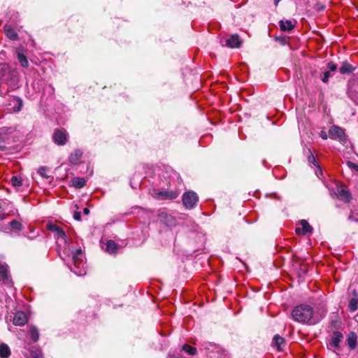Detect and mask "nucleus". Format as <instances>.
Here are the masks:
<instances>
[{
    "label": "nucleus",
    "instance_id": "obj_1",
    "mask_svg": "<svg viewBox=\"0 0 358 358\" xmlns=\"http://www.w3.org/2000/svg\"><path fill=\"white\" fill-rule=\"evenodd\" d=\"M292 316L294 321L301 324H315L319 322V319L314 316L313 308L307 304L294 307Z\"/></svg>",
    "mask_w": 358,
    "mask_h": 358
},
{
    "label": "nucleus",
    "instance_id": "obj_2",
    "mask_svg": "<svg viewBox=\"0 0 358 358\" xmlns=\"http://www.w3.org/2000/svg\"><path fill=\"white\" fill-rule=\"evenodd\" d=\"M0 80L2 84L8 86V90H14L17 88L19 79L15 71L8 65H4L0 71Z\"/></svg>",
    "mask_w": 358,
    "mask_h": 358
},
{
    "label": "nucleus",
    "instance_id": "obj_3",
    "mask_svg": "<svg viewBox=\"0 0 358 358\" xmlns=\"http://www.w3.org/2000/svg\"><path fill=\"white\" fill-rule=\"evenodd\" d=\"M72 263L69 266L70 270L76 275L82 276L86 274L85 262L81 249L71 250Z\"/></svg>",
    "mask_w": 358,
    "mask_h": 358
},
{
    "label": "nucleus",
    "instance_id": "obj_4",
    "mask_svg": "<svg viewBox=\"0 0 358 358\" xmlns=\"http://www.w3.org/2000/svg\"><path fill=\"white\" fill-rule=\"evenodd\" d=\"M69 138V133L64 128H57L55 129L53 131L52 140L53 142L57 145H64L67 143Z\"/></svg>",
    "mask_w": 358,
    "mask_h": 358
},
{
    "label": "nucleus",
    "instance_id": "obj_5",
    "mask_svg": "<svg viewBox=\"0 0 358 358\" xmlns=\"http://www.w3.org/2000/svg\"><path fill=\"white\" fill-rule=\"evenodd\" d=\"M46 228L48 231L55 233V238L59 241H62L65 245H68V238L64 231L58 225L48 222L46 225Z\"/></svg>",
    "mask_w": 358,
    "mask_h": 358
},
{
    "label": "nucleus",
    "instance_id": "obj_6",
    "mask_svg": "<svg viewBox=\"0 0 358 358\" xmlns=\"http://www.w3.org/2000/svg\"><path fill=\"white\" fill-rule=\"evenodd\" d=\"M199 201V197L196 192L188 191L184 193L182 196V203L186 208L192 209L194 208Z\"/></svg>",
    "mask_w": 358,
    "mask_h": 358
},
{
    "label": "nucleus",
    "instance_id": "obj_7",
    "mask_svg": "<svg viewBox=\"0 0 358 358\" xmlns=\"http://www.w3.org/2000/svg\"><path fill=\"white\" fill-rule=\"evenodd\" d=\"M348 95L354 102H358V79L349 80Z\"/></svg>",
    "mask_w": 358,
    "mask_h": 358
},
{
    "label": "nucleus",
    "instance_id": "obj_8",
    "mask_svg": "<svg viewBox=\"0 0 358 358\" xmlns=\"http://www.w3.org/2000/svg\"><path fill=\"white\" fill-rule=\"evenodd\" d=\"M329 134L331 138H338L341 141H344L346 138L344 130L336 125L330 127Z\"/></svg>",
    "mask_w": 358,
    "mask_h": 358
},
{
    "label": "nucleus",
    "instance_id": "obj_9",
    "mask_svg": "<svg viewBox=\"0 0 358 358\" xmlns=\"http://www.w3.org/2000/svg\"><path fill=\"white\" fill-rule=\"evenodd\" d=\"M301 227H297L296 228V233L298 234L306 235L311 234L313 231V227L309 224L307 220H302L299 223Z\"/></svg>",
    "mask_w": 358,
    "mask_h": 358
},
{
    "label": "nucleus",
    "instance_id": "obj_10",
    "mask_svg": "<svg viewBox=\"0 0 358 358\" xmlns=\"http://www.w3.org/2000/svg\"><path fill=\"white\" fill-rule=\"evenodd\" d=\"M22 353L24 358H41V351L36 347L25 348Z\"/></svg>",
    "mask_w": 358,
    "mask_h": 358
},
{
    "label": "nucleus",
    "instance_id": "obj_11",
    "mask_svg": "<svg viewBox=\"0 0 358 358\" xmlns=\"http://www.w3.org/2000/svg\"><path fill=\"white\" fill-rule=\"evenodd\" d=\"M223 42L225 43V45L231 48H239L241 45V41L237 34L231 35L229 38H226Z\"/></svg>",
    "mask_w": 358,
    "mask_h": 358
},
{
    "label": "nucleus",
    "instance_id": "obj_12",
    "mask_svg": "<svg viewBox=\"0 0 358 358\" xmlns=\"http://www.w3.org/2000/svg\"><path fill=\"white\" fill-rule=\"evenodd\" d=\"M27 322V317L23 311L17 312L13 317V323L15 326H24Z\"/></svg>",
    "mask_w": 358,
    "mask_h": 358
},
{
    "label": "nucleus",
    "instance_id": "obj_13",
    "mask_svg": "<svg viewBox=\"0 0 358 358\" xmlns=\"http://www.w3.org/2000/svg\"><path fill=\"white\" fill-rule=\"evenodd\" d=\"M307 155H308L307 158H308V163L316 167L317 170L315 171V174L317 175V177H320V175H322V169L319 166L318 163L317 162V161L310 148H308V150H307Z\"/></svg>",
    "mask_w": 358,
    "mask_h": 358
},
{
    "label": "nucleus",
    "instance_id": "obj_14",
    "mask_svg": "<svg viewBox=\"0 0 358 358\" xmlns=\"http://www.w3.org/2000/svg\"><path fill=\"white\" fill-rule=\"evenodd\" d=\"M343 337V336L341 332L338 331H334L329 341V345L334 348H338Z\"/></svg>",
    "mask_w": 358,
    "mask_h": 358
},
{
    "label": "nucleus",
    "instance_id": "obj_15",
    "mask_svg": "<svg viewBox=\"0 0 358 358\" xmlns=\"http://www.w3.org/2000/svg\"><path fill=\"white\" fill-rule=\"evenodd\" d=\"M357 335L354 331H350L347 335V345L350 350H354L357 345Z\"/></svg>",
    "mask_w": 358,
    "mask_h": 358
},
{
    "label": "nucleus",
    "instance_id": "obj_16",
    "mask_svg": "<svg viewBox=\"0 0 358 358\" xmlns=\"http://www.w3.org/2000/svg\"><path fill=\"white\" fill-rule=\"evenodd\" d=\"M272 343L278 351H282L286 345L285 338L278 334L274 336Z\"/></svg>",
    "mask_w": 358,
    "mask_h": 358
},
{
    "label": "nucleus",
    "instance_id": "obj_17",
    "mask_svg": "<svg viewBox=\"0 0 358 358\" xmlns=\"http://www.w3.org/2000/svg\"><path fill=\"white\" fill-rule=\"evenodd\" d=\"M83 152L80 149H76L72 152L69 157V161L71 164H78Z\"/></svg>",
    "mask_w": 358,
    "mask_h": 358
},
{
    "label": "nucleus",
    "instance_id": "obj_18",
    "mask_svg": "<svg viewBox=\"0 0 358 358\" xmlns=\"http://www.w3.org/2000/svg\"><path fill=\"white\" fill-rule=\"evenodd\" d=\"M5 35L12 41H16L18 39V35L15 30L10 25H5L3 27Z\"/></svg>",
    "mask_w": 358,
    "mask_h": 358
},
{
    "label": "nucleus",
    "instance_id": "obj_19",
    "mask_svg": "<svg viewBox=\"0 0 358 358\" xmlns=\"http://www.w3.org/2000/svg\"><path fill=\"white\" fill-rule=\"evenodd\" d=\"M157 194L158 196L166 199H174L178 196V193L174 191H162L159 192Z\"/></svg>",
    "mask_w": 358,
    "mask_h": 358
},
{
    "label": "nucleus",
    "instance_id": "obj_20",
    "mask_svg": "<svg viewBox=\"0 0 358 358\" xmlns=\"http://www.w3.org/2000/svg\"><path fill=\"white\" fill-rule=\"evenodd\" d=\"M119 248L117 244L112 240L107 241L105 250L110 254H115Z\"/></svg>",
    "mask_w": 358,
    "mask_h": 358
},
{
    "label": "nucleus",
    "instance_id": "obj_21",
    "mask_svg": "<svg viewBox=\"0 0 358 358\" xmlns=\"http://www.w3.org/2000/svg\"><path fill=\"white\" fill-rule=\"evenodd\" d=\"M280 29L283 31H289L294 29V25L290 20H280L279 22Z\"/></svg>",
    "mask_w": 358,
    "mask_h": 358
},
{
    "label": "nucleus",
    "instance_id": "obj_22",
    "mask_svg": "<svg viewBox=\"0 0 358 358\" xmlns=\"http://www.w3.org/2000/svg\"><path fill=\"white\" fill-rule=\"evenodd\" d=\"M10 355V349L6 343L0 344V357L8 358Z\"/></svg>",
    "mask_w": 358,
    "mask_h": 358
},
{
    "label": "nucleus",
    "instance_id": "obj_23",
    "mask_svg": "<svg viewBox=\"0 0 358 358\" xmlns=\"http://www.w3.org/2000/svg\"><path fill=\"white\" fill-rule=\"evenodd\" d=\"M8 266L5 264H0V278L3 282L8 280Z\"/></svg>",
    "mask_w": 358,
    "mask_h": 358
},
{
    "label": "nucleus",
    "instance_id": "obj_24",
    "mask_svg": "<svg viewBox=\"0 0 358 358\" xmlns=\"http://www.w3.org/2000/svg\"><path fill=\"white\" fill-rule=\"evenodd\" d=\"M11 102L13 103V108L14 112H19L21 110L23 106V101L20 98L14 96L13 97Z\"/></svg>",
    "mask_w": 358,
    "mask_h": 358
},
{
    "label": "nucleus",
    "instance_id": "obj_25",
    "mask_svg": "<svg viewBox=\"0 0 358 358\" xmlns=\"http://www.w3.org/2000/svg\"><path fill=\"white\" fill-rule=\"evenodd\" d=\"M350 192L345 187L338 188L337 196L341 199L348 200L350 198Z\"/></svg>",
    "mask_w": 358,
    "mask_h": 358
},
{
    "label": "nucleus",
    "instance_id": "obj_26",
    "mask_svg": "<svg viewBox=\"0 0 358 358\" xmlns=\"http://www.w3.org/2000/svg\"><path fill=\"white\" fill-rule=\"evenodd\" d=\"M354 71V68L351 64L345 62H343L342 66H341L339 71L341 74L350 73Z\"/></svg>",
    "mask_w": 358,
    "mask_h": 358
},
{
    "label": "nucleus",
    "instance_id": "obj_27",
    "mask_svg": "<svg viewBox=\"0 0 358 358\" xmlns=\"http://www.w3.org/2000/svg\"><path fill=\"white\" fill-rule=\"evenodd\" d=\"M17 58L20 64V65L24 68H27L29 66V62L27 57L22 52H17Z\"/></svg>",
    "mask_w": 358,
    "mask_h": 358
},
{
    "label": "nucleus",
    "instance_id": "obj_28",
    "mask_svg": "<svg viewBox=\"0 0 358 358\" xmlns=\"http://www.w3.org/2000/svg\"><path fill=\"white\" fill-rule=\"evenodd\" d=\"M71 182L73 187L76 188H82L85 185L86 180L83 178L76 177L73 178Z\"/></svg>",
    "mask_w": 358,
    "mask_h": 358
},
{
    "label": "nucleus",
    "instance_id": "obj_29",
    "mask_svg": "<svg viewBox=\"0 0 358 358\" xmlns=\"http://www.w3.org/2000/svg\"><path fill=\"white\" fill-rule=\"evenodd\" d=\"M29 336L33 342H36L39 338V333L38 329L35 327H31L29 329Z\"/></svg>",
    "mask_w": 358,
    "mask_h": 358
},
{
    "label": "nucleus",
    "instance_id": "obj_30",
    "mask_svg": "<svg viewBox=\"0 0 358 358\" xmlns=\"http://www.w3.org/2000/svg\"><path fill=\"white\" fill-rule=\"evenodd\" d=\"M348 308L351 312L356 311L358 309V299L352 298L349 301Z\"/></svg>",
    "mask_w": 358,
    "mask_h": 358
},
{
    "label": "nucleus",
    "instance_id": "obj_31",
    "mask_svg": "<svg viewBox=\"0 0 358 358\" xmlns=\"http://www.w3.org/2000/svg\"><path fill=\"white\" fill-rule=\"evenodd\" d=\"M10 183L15 187H20L22 185V180L21 177L17 176H13L10 178Z\"/></svg>",
    "mask_w": 358,
    "mask_h": 358
},
{
    "label": "nucleus",
    "instance_id": "obj_32",
    "mask_svg": "<svg viewBox=\"0 0 358 358\" xmlns=\"http://www.w3.org/2000/svg\"><path fill=\"white\" fill-rule=\"evenodd\" d=\"M182 350L189 354V355H194L196 354V348L192 347L187 344L182 346Z\"/></svg>",
    "mask_w": 358,
    "mask_h": 358
},
{
    "label": "nucleus",
    "instance_id": "obj_33",
    "mask_svg": "<svg viewBox=\"0 0 358 358\" xmlns=\"http://www.w3.org/2000/svg\"><path fill=\"white\" fill-rule=\"evenodd\" d=\"M9 224L11 229L13 230L20 231L22 229V224L17 220H13L10 222Z\"/></svg>",
    "mask_w": 358,
    "mask_h": 358
},
{
    "label": "nucleus",
    "instance_id": "obj_34",
    "mask_svg": "<svg viewBox=\"0 0 358 358\" xmlns=\"http://www.w3.org/2000/svg\"><path fill=\"white\" fill-rule=\"evenodd\" d=\"M47 169L45 166H41L39 168L38 173L44 178H49V176L46 173Z\"/></svg>",
    "mask_w": 358,
    "mask_h": 358
},
{
    "label": "nucleus",
    "instance_id": "obj_35",
    "mask_svg": "<svg viewBox=\"0 0 358 358\" xmlns=\"http://www.w3.org/2000/svg\"><path fill=\"white\" fill-rule=\"evenodd\" d=\"M6 148V141L2 134L0 133V150H5Z\"/></svg>",
    "mask_w": 358,
    "mask_h": 358
},
{
    "label": "nucleus",
    "instance_id": "obj_36",
    "mask_svg": "<svg viewBox=\"0 0 358 358\" xmlns=\"http://www.w3.org/2000/svg\"><path fill=\"white\" fill-rule=\"evenodd\" d=\"M347 165L350 169H354L355 171H356L358 173V165L357 164H355L352 162L348 161Z\"/></svg>",
    "mask_w": 358,
    "mask_h": 358
},
{
    "label": "nucleus",
    "instance_id": "obj_37",
    "mask_svg": "<svg viewBox=\"0 0 358 358\" xmlns=\"http://www.w3.org/2000/svg\"><path fill=\"white\" fill-rule=\"evenodd\" d=\"M327 68L329 69L330 71L334 72L337 69V66L336 64L331 62L327 64Z\"/></svg>",
    "mask_w": 358,
    "mask_h": 358
},
{
    "label": "nucleus",
    "instance_id": "obj_38",
    "mask_svg": "<svg viewBox=\"0 0 358 358\" xmlns=\"http://www.w3.org/2000/svg\"><path fill=\"white\" fill-rule=\"evenodd\" d=\"M4 85L5 84H2V83H1V85H0V95L1 96H4L6 95L8 92H10V90H8V88L6 90H4Z\"/></svg>",
    "mask_w": 358,
    "mask_h": 358
},
{
    "label": "nucleus",
    "instance_id": "obj_39",
    "mask_svg": "<svg viewBox=\"0 0 358 358\" xmlns=\"http://www.w3.org/2000/svg\"><path fill=\"white\" fill-rule=\"evenodd\" d=\"M330 76H331L330 72L329 71H325L324 73V76H323V77L322 78V82L327 83Z\"/></svg>",
    "mask_w": 358,
    "mask_h": 358
},
{
    "label": "nucleus",
    "instance_id": "obj_40",
    "mask_svg": "<svg viewBox=\"0 0 358 358\" xmlns=\"http://www.w3.org/2000/svg\"><path fill=\"white\" fill-rule=\"evenodd\" d=\"M73 218L76 220H77V221H80L81 220V213H80V212L75 211L73 213Z\"/></svg>",
    "mask_w": 358,
    "mask_h": 358
},
{
    "label": "nucleus",
    "instance_id": "obj_41",
    "mask_svg": "<svg viewBox=\"0 0 358 358\" xmlns=\"http://www.w3.org/2000/svg\"><path fill=\"white\" fill-rule=\"evenodd\" d=\"M320 136L322 139H324V140H326V139H327V138H328L327 134L325 131H322L320 132Z\"/></svg>",
    "mask_w": 358,
    "mask_h": 358
},
{
    "label": "nucleus",
    "instance_id": "obj_42",
    "mask_svg": "<svg viewBox=\"0 0 358 358\" xmlns=\"http://www.w3.org/2000/svg\"><path fill=\"white\" fill-rule=\"evenodd\" d=\"M348 219H349L350 220L355 221V222H357V221H358V219L355 217V215H354V214H351V215L349 216Z\"/></svg>",
    "mask_w": 358,
    "mask_h": 358
},
{
    "label": "nucleus",
    "instance_id": "obj_43",
    "mask_svg": "<svg viewBox=\"0 0 358 358\" xmlns=\"http://www.w3.org/2000/svg\"><path fill=\"white\" fill-rule=\"evenodd\" d=\"M48 87H49V88H50V93H51V94H54L55 89H54V87H52V85H49Z\"/></svg>",
    "mask_w": 358,
    "mask_h": 358
},
{
    "label": "nucleus",
    "instance_id": "obj_44",
    "mask_svg": "<svg viewBox=\"0 0 358 358\" xmlns=\"http://www.w3.org/2000/svg\"><path fill=\"white\" fill-rule=\"evenodd\" d=\"M83 213H84V214H85V215H88V214L90 213V210H89L87 208H85L83 209Z\"/></svg>",
    "mask_w": 358,
    "mask_h": 358
},
{
    "label": "nucleus",
    "instance_id": "obj_45",
    "mask_svg": "<svg viewBox=\"0 0 358 358\" xmlns=\"http://www.w3.org/2000/svg\"><path fill=\"white\" fill-rule=\"evenodd\" d=\"M280 1L281 0H274L275 5L277 6Z\"/></svg>",
    "mask_w": 358,
    "mask_h": 358
},
{
    "label": "nucleus",
    "instance_id": "obj_46",
    "mask_svg": "<svg viewBox=\"0 0 358 358\" xmlns=\"http://www.w3.org/2000/svg\"><path fill=\"white\" fill-rule=\"evenodd\" d=\"M41 90V89L39 87H37V91H38V92H40Z\"/></svg>",
    "mask_w": 358,
    "mask_h": 358
}]
</instances>
